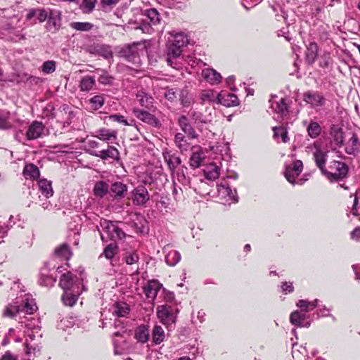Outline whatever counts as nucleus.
<instances>
[{"label":"nucleus","instance_id":"obj_1","mask_svg":"<svg viewBox=\"0 0 360 360\" xmlns=\"http://www.w3.org/2000/svg\"><path fill=\"white\" fill-rule=\"evenodd\" d=\"M101 238L103 241L110 239L113 241L122 240L125 238L126 233L122 229L120 228L116 223L103 219L100 222V227H98Z\"/></svg>","mask_w":360,"mask_h":360},{"label":"nucleus","instance_id":"obj_2","mask_svg":"<svg viewBox=\"0 0 360 360\" xmlns=\"http://www.w3.org/2000/svg\"><path fill=\"white\" fill-rule=\"evenodd\" d=\"M349 167L347 165L341 161L333 160L329 162L328 168L322 174L330 181H339L348 175Z\"/></svg>","mask_w":360,"mask_h":360},{"label":"nucleus","instance_id":"obj_3","mask_svg":"<svg viewBox=\"0 0 360 360\" xmlns=\"http://www.w3.org/2000/svg\"><path fill=\"white\" fill-rule=\"evenodd\" d=\"M145 49L146 46L144 44L136 42L123 47L120 53L122 57L129 62L133 64H139L141 62L140 53L145 51Z\"/></svg>","mask_w":360,"mask_h":360},{"label":"nucleus","instance_id":"obj_4","mask_svg":"<svg viewBox=\"0 0 360 360\" xmlns=\"http://www.w3.org/2000/svg\"><path fill=\"white\" fill-rule=\"evenodd\" d=\"M83 281L82 278H78L73 276L70 271L63 274L59 281V285L65 291H77V289L86 290L85 285L82 283Z\"/></svg>","mask_w":360,"mask_h":360},{"label":"nucleus","instance_id":"obj_5","mask_svg":"<svg viewBox=\"0 0 360 360\" xmlns=\"http://www.w3.org/2000/svg\"><path fill=\"white\" fill-rule=\"evenodd\" d=\"M177 310L172 306L162 305L158 308V317L165 325L173 324L176 321Z\"/></svg>","mask_w":360,"mask_h":360},{"label":"nucleus","instance_id":"obj_6","mask_svg":"<svg viewBox=\"0 0 360 360\" xmlns=\"http://www.w3.org/2000/svg\"><path fill=\"white\" fill-rule=\"evenodd\" d=\"M307 148L314 150L313 158L316 165L321 170V173L325 172L327 153L321 149L320 143L317 141L314 142L311 146H308Z\"/></svg>","mask_w":360,"mask_h":360},{"label":"nucleus","instance_id":"obj_7","mask_svg":"<svg viewBox=\"0 0 360 360\" xmlns=\"http://www.w3.org/2000/svg\"><path fill=\"white\" fill-rule=\"evenodd\" d=\"M131 198L135 205H143L149 200L150 195L144 186L139 185L131 192Z\"/></svg>","mask_w":360,"mask_h":360},{"label":"nucleus","instance_id":"obj_8","mask_svg":"<svg viewBox=\"0 0 360 360\" xmlns=\"http://www.w3.org/2000/svg\"><path fill=\"white\" fill-rule=\"evenodd\" d=\"M45 125L39 121H33L28 127L25 136L27 140H35L45 134Z\"/></svg>","mask_w":360,"mask_h":360},{"label":"nucleus","instance_id":"obj_9","mask_svg":"<svg viewBox=\"0 0 360 360\" xmlns=\"http://www.w3.org/2000/svg\"><path fill=\"white\" fill-rule=\"evenodd\" d=\"M215 110L214 108H207L205 112L193 110L191 112V116L195 124H209L214 118Z\"/></svg>","mask_w":360,"mask_h":360},{"label":"nucleus","instance_id":"obj_10","mask_svg":"<svg viewBox=\"0 0 360 360\" xmlns=\"http://www.w3.org/2000/svg\"><path fill=\"white\" fill-rule=\"evenodd\" d=\"M269 102L271 103V108L274 112L278 114V116L283 117L288 114L289 104L286 98H278L277 96H272Z\"/></svg>","mask_w":360,"mask_h":360},{"label":"nucleus","instance_id":"obj_11","mask_svg":"<svg viewBox=\"0 0 360 360\" xmlns=\"http://www.w3.org/2000/svg\"><path fill=\"white\" fill-rule=\"evenodd\" d=\"M303 101L311 108L322 106L325 103V98L321 92L307 91L303 94Z\"/></svg>","mask_w":360,"mask_h":360},{"label":"nucleus","instance_id":"obj_12","mask_svg":"<svg viewBox=\"0 0 360 360\" xmlns=\"http://www.w3.org/2000/svg\"><path fill=\"white\" fill-rule=\"evenodd\" d=\"M303 169V164L301 160H296L292 165H288L285 168V176L286 179L292 184H295L296 178L300 174Z\"/></svg>","mask_w":360,"mask_h":360},{"label":"nucleus","instance_id":"obj_13","mask_svg":"<svg viewBox=\"0 0 360 360\" xmlns=\"http://www.w3.org/2000/svg\"><path fill=\"white\" fill-rule=\"evenodd\" d=\"M46 20H48L47 28L49 31L58 30L61 25V12L58 10L49 8Z\"/></svg>","mask_w":360,"mask_h":360},{"label":"nucleus","instance_id":"obj_14","mask_svg":"<svg viewBox=\"0 0 360 360\" xmlns=\"http://www.w3.org/2000/svg\"><path fill=\"white\" fill-rule=\"evenodd\" d=\"M217 191L221 198H227V200H230L232 202H238L236 190L232 189L226 181H221L218 185Z\"/></svg>","mask_w":360,"mask_h":360},{"label":"nucleus","instance_id":"obj_15","mask_svg":"<svg viewBox=\"0 0 360 360\" xmlns=\"http://www.w3.org/2000/svg\"><path fill=\"white\" fill-rule=\"evenodd\" d=\"M181 53V47H178L177 46H175L174 44L169 42V44L167 48V64L175 69H178L179 65L178 63H176V60L180 57Z\"/></svg>","mask_w":360,"mask_h":360},{"label":"nucleus","instance_id":"obj_16","mask_svg":"<svg viewBox=\"0 0 360 360\" xmlns=\"http://www.w3.org/2000/svg\"><path fill=\"white\" fill-rule=\"evenodd\" d=\"M218 104L226 107L237 106L239 104L238 97L226 91H221L219 93Z\"/></svg>","mask_w":360,"mask_h":360},{"label":"nucleus","instance_id":"obj_17","mask_svg":"<svg viewBox=\"0 0 360 360\" xmlns=\"http://www.w3.org/2000/svg\"><path fill=\"white\" fill-rule=\"evenodd\" d=\"M134 113L135 116L140 120L147 123L153 127H158L160 125L159 120L153 115L143 110L134 109Z\"/></svg>","mask_w":360,"mask_h":360},{"label":"nucleus","instance_id":"obj_18","mask_svg":"<svg viewBox=\"0 0 360 360\" xmlns=\"http://www.w3.org/2000/svg\"><path fill=\"white\" fill-rule=\"evenodd\" d=\"M162 288V284L156 280H151L147 282L143 287V292L148 299L154 300L158 291Z\"/></svg>","mask_w":360,"mask_h":360},{"label":"nucleus","instance_id":"obj_19","mask_svg":"<svg viewBox=\"0 0 360 360\" xmlns=\"http://www.w3.org/2000/svg\"><path fill=\"white\" fill-rule=\"evenodd\" d=\"M203 79L212 85H216L221 82V74L213 68H205L202 70Z\"/></svg>","mask_w":360,"mask_h":360},{"label":"nucleus","instance_id":"obj_20","mask_svg":"<svg viewBox=\"0 0 360 360\" xmlns=\"http://www.w3.org/2000/svg\"><path fill=\"white\" fill-rule=\"evenodd\" d=\"M162 155L164 160L167 162L170 171L173 173L176 168L181 163V158L167 149L162 152Z\"/></svg>","mask_w":360,"mask_h":360},{"label":"nucleus","instance_id":"obj_21","mask_svg":"<svg viewBox=\"0 0 360 360\" xmlns=\"http://www.w3.org/2000/svg\"><path fill=\"white\" fill-rule=\"evenodd\" d=\"M307 319V315L302 310H296L291 313L290 316V323L297 327H306L310 326V323L307 322L304 323V321Z\"/></svg>","mask_w":360,"mask_h":360},{"label":"nucleus","instance_id":"obj_22","mask_svg":"<svg viewBox=\"0 0 360 360\" xmlns=\"http://www.w3.org/2000/svg\"><path fill=\"white\" fill-rule=\"evenodd\" d=\"M169 245L163 248V252L166 253L165 262L170 266H174L180 261L181 255L177 250H169Z\"/></svg>","mask_w":360,"mask_h":360},{"label":"nucleus","instance_id":"obj_23","mask_svg":"<svg viewBox=\"0 0 360 360\" xmlns=\"http://www.w3.org/2000/svg\"><path fill=\"white\" fill-rule=\"evenodd\" d=\"M179 124L181 130L188 135L191 139H195L198 137V134L194 128L189 123L188 118L186 116H181L179 118Z\"/></svg>","mask_w":360,"mask_h":360},{"label":"nucleus","instance_id":"obj_24","mask_svg":"<svg viewBox=\"0 0 360 360\" xmlns=\"http://www.w3.org/2000/svg\"><path fill=\"white\" fill-rule=\"evenodd\" d=\"M19 307H20V313L23 312L27 314H32L37 309L34 300L27 295L25 296L22 304Z\"/></svg>","mask_w":360,"mask_h":360},{"label":"nucleus","instance_id":"obj_25","mask_svg":"<svg viewBox=\"0 0 360 360\" xmlns=\"http://www.w3.org/2000/svg\"><path fill=\"white\" fill-rule=\"evenodd\" d=\"M112 314L117 317H124L129 314L130 307L123 302H115L111 307Z\"/></svg>","mask_w":360,"mask_h":360},{"label":"nucleus","instance_id":"obj_26","mask_svg":"<svg viewBox=\"0 0 360 360\" xmlns=\"http://www.w3.org/2000/svg\"><path fill=\"white\" fill-rule=\"evenodd\" d=\"M109 189L110 193L113 194V196L117 199L124 198L127 192V185L120 181L112 183Z\"/></svg>","mask_w":360,"mask_h":360},{"label":"nucleus","instance_id":"obj_27","mask_svg":"<svg viewBox=\"0 0 360 360\" xmlns=\"http://www.w3.org/2000/svg\"><path fill=\"white\" fill-rule=\"evenodd\" d=\"M56 279L49 274L47 266L41 269L39 278V283L41 286L51 287L56 283Z\"/></svg>","mask_w":360,"mask_h":360},{"label":"nucleus","instance_id":"obj_28","mask_svg":"<svg viewBox=\"0 0 360 360\" xmlns=\"http://www.w3.org/2000/svg\"><path fill=\"white\" fill-rule=\"evenodd\" d=\"M169 34L172 37L169 39V42L175 46L183 48L188 44L189 41L188 37L185 33L171 32Z\"/></svg>","mask_w":360,"mask_h":360},{"label":"nucleus","instance_id":"obj_29","mask_svg":"<svg viewBox=\"0 0 360 360\" xmlns=\"http://www.w3.org/2000/svg\"><path fill=\"white\" fill-rule=\"evenodd\" d=\"M81 292L82 290L79 289L77 291H65L61 297L63 304L66 306L72 307L77 302Z\"/></svg>","mask_w":360,"mask_h":360},{"label":"nucleus","instance_id":"obj_30","mask_svg":"<svg viewBox=\"0 0 360 360\" xmlns=\"http://www.w3.org/2000/svg\"><path fill=\"white\" fill-rule=\"evenodd\" d=\"M38 186L39 192L46 198H49L53 194L52 188V183L46 179H40L38 181Z\"/></svg>","mask_w":360,"mask_h":360},{"label":"nucleus","instance_id":"obj_31","mask_svg":"<svg viewBox=\"0 0 360 360\" xmlns=\"http://www.w3.org/2000/svg\"><path fill=\"white\" fill-rule=\"evenodd\" d=\"M119 151L116 148L110 146L108 149L99 150V153L96 154V157L100 158L103 160H107L108 158L117 160L119 158Z\"/></svg>","mask_w":360,"mask_h":360},{"label":"nucleus","instance_id":"obj_32","mask_svg":"<svg viewBox=\"0 0 360 360\" xmlns=\"http://www.w3.org/2000/svg\"><path fill=\"white\" fill-rule=\"evenodd\" d=\"M136 98L140 105L148 109H151L153 106L154 98L144 91H139Z\"/></svg>","mask_w":360,"mask_h":360},{"label":"nucleus","instance_id":"obj_33","mask_svg":"<svg viewBox=\"0 0 360 360\" xmlns=\"http://www.w3.org/2000/svg\"><path fill=\"white\" fill-rule=\"evenodd\" d=\"M23 175L26 179H37L40 175L39 169L33 164L27 165L24 168Z\"/></svg>","mask_w":360,"mask_h":360},{"label":"nucleus","instance_id":"obj_34","mask_svg":"<svg viewBox=\"0 0 360 360\" xmlns=\"http://www.w3.org/2000/svg\"><path fill=\"white\" fill-rule=\"evenodd\" d=\"M55 256L60 259L68 260L72 256V252L70 247L64 243L56 248Z\"/></svg>","mask_w":360,"mask_h":360},{"label":"nucleus","instance_id":"obj_35","mask_svg":"<svg viewBox=\"0 0 360 360\" xmlns=\"http://www.w3.org/2000/svg\"><path fill=\"white\" fill-rule=\"evenodd\" d=\"M319 47L316 43L311 42L307 47L306 57L309 63H314L318 56Z\"/></svg>","mask_w":360,"mask_h":360},{"label":"nucleus","instance_id":"obj_36","mask_svg":"<svg viewBox=\"0 0 360 360\" xmlns=\"http://www.w3.org/2000/svg\"><path fill=\"white\" fill-rule=\"evenodd\" d=\"M135 338L141 343L146 342L149 339L148 328L145 325L139 326L135 330Z\"/></svg>","mask_w":360,"mask_h":360},{"label":"nucleus","instance_id":"obj_37","mask_svg":"<svg viewBox=\"0 0 360 360\" xmlns=\"http://www.w3.org/2000/svg\"><path fill=\"white\" fill-rule=\"evenodd\" d=\"M219 93L212 89H207L202 91L200 98L202 102H210L218 104Z\"/></svg>","mask_w":360,"mask_h":360},{"label":"nucleus","instance_id":"obj_38","mask_svg":"<svg viewBox=\"0 0 360 360\" xmlns=\"http://www.w3.org/2000/svg\"><path fill=\"white\" fill-rule=\"evenodd\" d=\"M204 174L206 179L214 181L219 176V168L215 164L212 163L207 166L204 170Z\"/></svg>","mask_w":360,"mask_h":360},{"label":"nucleus","instance_id":"obj_39","mask_svg":"<svg viewBox=\"0 0 360 360\" xmlns=\"http://www.w3.org/2000/svg\"><path fill=\"white\" fill-rule=\"evenodd\" d=\"M108 184L104 181H98L95 184L94 188V195L103 198L104 197L109 191Z\"/></svg>","mask_w":360,"mask_h":360},{"label":"nucleus","instance_id":"obj_40","mask_svg":"<svg viewBox=\"0 0 360 360\" xmlns=\"http://www.w3.org/2000/svg\"><path fill=\"white\" fill-rule=\"evenodd\" d=\"M318 302L319 300L315 299L314 301H308L306 300H300L296 305L297 307H300L301 310L306 314V312H308L314 308L318 307Z\"/></svg>","mask_w":360,"mask_h":360},{"label":"nucleus","instance_id":"obj_41","mask_svg":"<svg viewBox=\"0 0 360 360\" xmlns=\"http://www.w3.org/2000/svg\"><path fill=\"white\" fill-rule=\"evenodd\" d=\"M359 139L356 134H353L352 137L346 143L345 152L349 155L354 154L358 150Z\"/></svg>","mask_w":360,"mask_h":360},{"label":"nucleus","instance_id":"obj_42","mask_svg":"<svg viewBox=\"0 0 360 360\" xmlns=\"http://www.w3.org/2000/svg\"><path fill=\"white\" fill-rule=\"evenodd\" d=\"M145 15L151 24V25H157L160 22V16L158 11L155 8H150L145 11Z\"/></svg>","mask_w":360,"mask_h":360},{"label":"nucleus","instance_id":"obj_43","mask_svg":"<svg viewBox=\"0 0 360 360\" xmlns=\"http://www.w3.org/2000/svg\"><path fill=\"white\" fill-rule=\"evenodd\" d=\"M117 133L114 130L107 129H101L97 131L96 137L102 141H110L112 139H116Z\"/></svg>","mask_w":360,"mask_h":360},{"label":"nucleus","instance_id":"obj_44","mask_svg":"<svg viewBox=\"0 0 360 360\" xmlns=\"http://www.w3.org/2000/svg\"><path fill=\"white\" fill-rule=\"evenodd\" d=\"M330 135L333 141L337 146H340L344 141L343 131L341 128L333 127L330 130Z\"/></svg>","mask_w":360,"mask_h":360},{"label":"nucleus","instance_id":"obj_45","mask_svg":"<svg viewBox=\"0 0 360 360\" xmlns=\"http://www.w3.org/2000/svg\"><path fill=\"white\" fill-rule=\"evenodd\" d=\"M152 338L155 344L158 345L165 339V331L160 326H155L152 332Z\"/></svg>","mask_w":360,"mask_h":360},{"label":"nucleus","instance_id":"obj_46","mask_svg":"<svg viewBox=\"0 0 360 360\" xmlns=\"http://www.w3.org/2000/svg\"><path fill=\"white\" fill-rule=\"evenodd\" d=\"M174 143L181 151L187 150L189 147V145L185 139V136L181 133H177L175 135Z\"/></svg>","mask_w":360,"mask_h":360},{"label":"nucleus","instance_id":"obj_47","mask_svg":"<svg viewBox=\"0 0 360 360\" xmlns=\"http://www.w3.org/2000/svg\"><path fill=\"white\" fill-rule=\"evenodd\" d=\"M178 96L179 97L181 103L184 107H188L191 104L193 100H192L191 96L189 95V93L187 89H179Z\"/></svg>","mask_w":360,"mask_h":360},{"label":"nucleus","instance_id":"obj_48","mask_svg":"<svg viewBox=\"0 0 360 360\" xmlns=\"http://www.w3.org/2000/svg\"><path fill=\"white\" fill-rule=\"evenodd\" d=\"M321 131V127L319 124L316 122H311L307 127L308 134L312 139L318 137L320 135Z\"/></svg>","mask_w":360,"mask_h":360},{"label":"nucleus","instance_id":"obj_49","mask_svg":"<svg viewBox=\"0 0 360 360\" xmlns=\"http://www.w3.org/2000/svg\"><path fill=\"white\" fill-rule=\"evenodd\" d=\"M95 84V79L91 76L84 77L80 82L81 91H89Z\"/></svg>","mask_w":360,"mask_h":360},{"label":"nucleus","instance_id":"obj_50","mask_svg":"<svg viewBox=\"0 0 360 360\" xmlns=\"http://www.w3.org/2000/svg\"><path fill=\"white\" fill-rule=\"evenodd\" d=\"M274 131V137L275 139L281 137L282 141L283 143H286L289 141V138L288 136V132L286 129L283 127H274L273 128Z\"/></svg>","mask_w":360,"mask_h":360},{"label":"nucleus","instance_id":"obj_51","mask_svg":"<svg viewBox=\"0 0 360 360\" xmlns=\"http://www.w3.org/2000/svg\"><path fill=\"white\" fill-rule=\"evenodd\" d=\"M104 98L102 95H96L89 99L91 108L93 110L101 108L104 104Z\"/></svg>","mask_w":360,"mask_h":360},{"label":"nucleus","instance_id":"obj_52","mask_svg":"<svg viewBox=\"0 0 360 360\" xmlns=\"http://www.w3.org/2000/svg\"><path fill=\"white\" fill-rule=\"evenodd\" d=\"M20 313L19 305L8 304L4 311V315L8 317H14L17 314Z\"/></svg>","mask_w":360,"mask_h":360},{"label":"nucleus","instance_id":"obj_53","mask_svg":"<svg viewBox=\"0 0 360 360\" xmlns=\"http://www.w3.org/2000/svg\"><path fill=\"white\" fill-rule=\"evenodd\" d=\"M184 169L186 170L187 168L184 167L179 169L176 172V178L178 182L181 184L183 186H188L190 184V179L186 176Z\"/></svg>","mask_w":360,"mask_h":360},{"label":"nucleus","instance_id":"obj_54","mask_svg":"<svg viewBox=\"0 0 360 360\" xmlns=\"http://www.w3.org/2000/svg\"><path fill=\"white\" fill-rule=\"evenodd\" d=\"M72 28L79 31H89L93 25L90 22H74L70 24Z\"/></svg>","mask_w":360,"mask_h":360},{"label":"nucleus","instance_id":"obj_55","mask_svg":"<svg viewBox=\"0 0 360 360\" xmlns=\"http://www.w3.org/2000/svg\"><path fill=\"white\" fill-rule=\"evenodd\" d=\"M98 52L105 59L112 58V51L109 46L101 45L97 49Z\"/></svg>","mask_w":360,"mask_h":360},{"label":"nucleus","instance_id":"obj_56","mask_svg":"<svg viewBox=\"0 0 360 360\" xmlns=\"http://www.w3.org/2000/svg\"><path fill=\"white\" fill-rule=\"evenodd\" d=\"M117 246L113 243L108 245L104 249L103 255L108 259H112L116 252Z\"/></svg>","mask_w":360,"mask_h":360},{"label":"nucleus","instance_id":"obj_57","mask_svg":"<svg viewBox=\"0 0 360 360\" xmlns=\"http://www.w3.org/2000/svg\"><path fill=\"white\" fill-rule=\"evenodd\" d=\"M49 8H37L36 20L37 22H44L47 19Z\"/></svg>","mask_w":360,"mask_h":360},{"label":"nucleus","instance_id":"obj_58","mask_svg":"<svg viewBox=\"0 0 360 360\" xmlns=\"http://www.w3.org/2000/svg\"><path fill=\"white\" fill-rule=\"evenodd\" d=\"M42 71L45 74H51L56 70V62L53 60H48L44 63L41 67Z\"/></svg>","mask_w":360,"mask_h":360},{"label":"nucleus","instance_id":"obj_59","mask_svg":"<svg viewBox=\"0 0 360 360\" xmlns=\"http://www.w3.org/2000/svg\"><path fill=\"white\" fill-rule=\"evenodd\" d=\"M179 89H167L165 93V98L169 101H174L178 96Z\"/></svg>","mask_w":360,"mask_h":360},{"label":"nucleus","instance_id":"obj_60","mask_svg":"<svg viewBox=\"0 0 360 360\" xmlns=\"http://www.w3.org/2000/svg\"><path fill=\"white\" fill-rule=\"evenodd\" d=\"M139 259V256L136 252H127L124 257L125 262L129 265L136 263Z\"/></svg>","mask_w":360,"mask_h":360},{"label":"nucleus","instance_id":"obj_61","mask_svg":"<svg viewBox=\"0 0 360 360\" xmlns=\"http://www.w3.org/2000/svg\"><path fill=\"white\" fill-rule=\"evenodd\" d=\"M201 161L200 154L199 153H193L190 158V166L193 168H198L200 166Z\"/></svg>","mask_w":360,"mask_h":360},{"label":"nucleus","instance_id":"obj_62","mask_svg":"<svg viewBox=\"0 0 360 360\" xmlns=\"http://www.w3.org/2000/svg\"><path fill=\"white\" fill-rule=\"evenodd\" d=\"M113 80L114 78L105 72H103L98 79L99 83L105 85L112 84Z\"/></svg>","mask_w":360,"mask_h":360},{"label":"nucleus","instance_id":"obj_63","mask_svg":"<svg viewBox=\"0 0 360 360\" xmlns=\"http://www.w3.org/2000/svg\"><path fill=\"white\" fill-rule=\"evenodd\" d=\"M36 12H37V8H35L28 9L27 11V14L25 15L26 20L30 21L33 24L37 23Z\"/></svg>","mask_w":360,"mask_h":360},{"label":"nucleus","instance_id":"obj_64","mask_svg":"<svg viewBox=\"0 0 360 360\" xmlns=\"http://www.w3.org/2000/svg\"><path fill=\"white\" fill-rule=\"evenodd\" d=\"M8 113L0 112V129H6L10 127L8 122Z\"/></svg>","mask_w":360,"mask_h":360}]
</instances>
